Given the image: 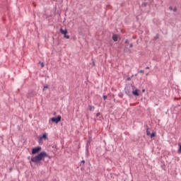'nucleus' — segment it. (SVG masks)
<instances>
[{"mask_svg": "<svg viewBox=\"0 0 181 181\" xmlns=\"http://www.w3.org/2000/svg\"><path fill=\"white\" fill-rule=\"evenodd\" d=\"M103 100H107V95H103Z\"/></svg>", "mask_w": 181, "mask_h": 181, "instance_id": "nucleus-24", "label": "nucleus"}, {"mask_svg": "<svg viewBox=\"0 0 181 181\" xmlns=\"http://www.w3.org/2000/svg\"><path fill=\"white\" fill-rule=\"evenodd\" d=\"M119 97L122 98V95H119Z\"/></svg>", "mask_w": 181, "mask_h": 181, "instance_id": "nucleus-30", "label": "nucleus"}, {"mask_svg": "<svg viewBox=\"0 0 181 181\" xmlns=\"http://www.w3.org/2000/svg\"><path fill=\"white\" fill-rule=\"evenodd\" d=\"M169 10H170V11H173V6H170L169 7Z\"/></svg>", "mask_w": 181, "mask_h": 181, "instance_id": "nucleus-23", "label": "nucleus"}, {"mask_svg": "<svg viewBox=\"0 0 181 181\" xmlns=\"http://www.w3.org/2000/svg\"><path fill=\"white\" fill-rule=\"evenodd\" d=\"M146 70H149V66L146 67Z\"/></svg>", "mask_w": 181, "mask_h": 181, "instance_id": "nucleus-27", "label": "nucleus"}, {"mask_svg": "<svg viewBox=\"0 0 181 181\" xmlns=\"http://www.w3.org/2000/svg\"><path fill=\"white\" fill-rule=\"evenodd\" d=\"M149 136L152 139V138H155V136H156V132H153L151 134L150 133Z\"/></svg>", "mask_w": 181, "mask_h": 181, "instance_id": "nucleus-12", "label": "nucleus"}, {"mask_svg": "<svg viewBox=\"0 0 181 181\" xmlns=\"http://www.w3.org/2000/svg\"><path fill=\"white\" fill-rule=\"evenodd\" d=\"M95 107L94 106H91V105H89V110L90 111H93V110H95Z\"/></svg>", "mask_w": 181, "mask_h": 181, "instance_id": "nucleus-16", "label": "nucleus"}, {"mask_svg": "<svg viewBox=\"0 0 181 181\" xmlns=\"http://www.w3.org/2000/svg\"><path fill=\"white\" fill-rule=\"evenodd\" d=\"M154 39H155L156 40H158V39H159V34H156V36H155V37H154Z\"/></svg>", "mask_w": 181, "mask_h": 181, "instance_id": "nucleus-17", "label": "nucleus"}, {"mask_svg": "<svg viewBox=\"0 0 181 181\" xmlns=\"http://www.w3.org/2000/svg\"><path fill=\"white\" fill-rule=\"evenodd\" d=\"M28 95H30V97H35L36 95V93L34 90H31L28 92Z\"/></svg>", "mask_w": 181, "mask_h": 181, "instance_id": "nucleus-10", "label": "nucleus"}, {"mask_svg": "<svg viewBox=\"0 0 181 181\" xmlns=\"http://www.w3.org/2000/svg\"><path fill=\"white\" fill-rule=\"evenodd\" d=\"M173 12H177V8L176 6H175L173 8Z\"/></svg>", "mask_w": 181, "mask_h": 181, "instance_id": "nucleus-19", "label": "nucleus"}, {"mask_svg": "<svg viewBox=\"0 0 181 181\" xmlns=\"http://www.w3.org/2000/svg\"><path fill=\"white\" fill-rule=\"evenodd\" d=\"M178 146H179V148H178V153H181V143H179V144H178Z\"/></svg>", "mask_w": 181, "mask_h": 181, "instance_id": "nucleus-14", "label": "nucleus"}, {"mask_svg": "<svg viewBox=\"0 0 181 181\" xmlns=\"http://www.w3.org/2000/svg\"><path fill=\"white\" fill-rule=\"evenodd\" d=\"M132 77H134V75H132L130 78H132Z\"/></svg>", "mask_w": 181, "mask_h": 181, "instance_id": "nucleus-31", "label": "nucleus"}, {"mask_svg": "<svg viewBox=\"0 0 181 181\" xmlns=\"http://www.w3.org/2000/svg\"><path fill=\"white\" fill-rule=\"evenodd\" d=\"M96 118H99V119L101 118V113L98 112L96 114Z\"/></svg>", "mask_w": 181, "mask_h": 181, "instance_id": "nucleus-15", "label": "nucleus"}, {"mask_svg": "<svg viewBox=\"0 0 181 181\" xmlns=\"http://www.w3.org/2000/svg\"><path fill=\"white\" fill-rule=\"evenodd\" d=\"M46 88H49V85H45L43 90H46Z\"/></svg>", "mask_w": 181, "mask_h": 181, "instance_id": "nucleus-21", "label": "nucleus"}, {"mask_svg": "<svg viewBox=\"0 0 181 181\" xmlns=\"http://www.w3.org/2000/svg\"><path fill=\"white\" fill-rule=\"evenodd\" d=\"M146 128V135L147 136H149L151 135V132L149 131V127H148L146 124L145 125Z\"/></svg>", "mask_w": 181, "mask_h": 181, "instance_id": "nucleus-11", "label": "nucleus"}, {"mask_svg": "<svg viewBox=\"0 0 181 181\" xmlns=\"http://www.w3.org/2000/svg\"><path fill=\"white\" fill-rule=\"evenodd\" d=\"M42 147L37 146L35 148H32V155H36L34 157H31V160L30 161V165H32V162L35 165V166H42L43 163L42 160H45V158H50L49 154L46 153V151H41ZM40 152V153H39Z\"/></svg>", "mask_w": 181, "mask_h": 181, "instance_id": "nucleus-1", "label": "nucleus"}, {"mask_svg": "<svg viewBox=\"0 0 181 181\" xmlns=\"http://www.w3.org/2000/svg\"><path fill=\"white\" fill-rule=\"evenodd\" d=\"M132 93L133 94V95H134V97H139V89L134 90V86H132Z\"/></svg>", "mask_w": 181, "mask_h": 181, "instance_id": "nucleus-6", "label": "nucleus"}, {"mask_svg": "<svg viewBox=\"0 0 181 181\" xmlns=\"http://www.w3.org/2000/svg\"><path fill=\"white\" fill-rule=\"evenodd\" d=\"M43 139H45V141L47 140V133H44L42 136L40 137L39 139V144H40V142H42V141H43Z\"/></svg>", "mask_w": 181, "mask_h": 181, "instance_id": "nucleus-5", "label": "nucleus"}, {"mask_svg": "<svg viewBox=\"0 0 181 181\" xmlns=\"http://www.w3.org/2000/svg\"><path fill=\"white\" fill-rule=\"evenodd\" d=\"M129 47H130V48L134 47V44H130V45H129Z\"/></svg>", "mask_w": 181, "mask_h": 181, "instance_id": "nucleus-25", "label": "nucleus"}, {"mask_svg": "<svg viewBox=\"0 0 181 181\" xmlns=\"http://www.w3.org/2000/svg\"><path fill=\"white\" fill-rule=\"evenodd\" d=\"M125 53H131V49H128V45H126L124 49Z\"/></svg>", "mask_w": 181, "mask_h": 181, "instance_id": "nucleus-8", "label": "nucleus"}, {"mask_svg": "<svg viewBox=\"0 0 181 181\" xmlns=\"http://www.w3.org/2000/svg\"><path fill=\"white\" fill-rule=\"evenodd\" d=\"M60 121H62V116H60V115H58L56 117H53L51 118V122H54V124H59V122H60Z\"/></svg>", "mask_w": 181, "mask_h": 181, "instance_id": "nucleus-2", "label": "nucleus"}, {"mask_svg": "<svg viewBox=\"0 0 181 181\" xmlns=\"http://www.w3.org/2000/svg\"><path fill=\"white\" fill-rule=\"evenodd\" d=\"M134 76H136V74Z\"/></svg>", "mask_w": 181, "mask_h": 181, "instance_id": "nucleus-33", "label": "nucleus"}, {"mask_svg": "<svg viewBox=\"0 0 181 181\" xmlns=\"http://www.w3.org/2000/svg\"><path fill=\"white\" fill-rule=\"evenodd\" d=\"M28 160L30 159V156H28Z\"/></svg>", "mask_w": 181, "mask_h": 181, "instance_id": "nucleus-32", "label": "nucleus"}, {"mask_svg": "<svg viewBox=\"0 0 181 181\" xmlns=\"http://www.w3.org/2000/svg\"><path fill=\"white\" fill-rule=\"evenodd\" d=\"M60 33H62V35H64V37L65 39H70V35H68V31L67 29L64 30L63 28L60 29Z\"/></svg>", "mask_w": 181, "mask_h": 181, "instance_id": "nucleus-3", "label": "nucleus"}, {"mask_svg": "<svg viewBox=\"0 0 181 181\" xmlns=\"http://www.w3.org/2000/svg\"><path fill=\"white\" fill-rule=\"evenodd\" d=\"M39 63H40V64L41 65V67H42V68L45 67V64H44L43 62H40Z\"/></svg>", "mask_w": 181, "mask_h": 181, "instance_id": "nucleus-18", "label": "nucleus"}, {"mask_svg": "<svg viewBox=\"0 0 181 181\" xmlns=\"http://www.w3.org/2000/svg\"><path fill=\"white\" fill-rule=\"evenodd\" d=\"M84 163H86V160H82L80 164V166H82L83 168H84Z\"/></svg>", "mask_w": 181, "mask_h": 181, "instance_id": "nucleus-13", "label": "nucleus"}, {"mask_svg": "<svg viewBox=\"0 0 181 181\" xmlns=\"http://www.w3.org/2000/svg\"><path fill=\"white\" fill-rule=\"evenodd\" d=\"M139 73H141V74H144V73H145V71H144V70H140V71H139Z\"/></svg>", "mask_w": 181, "mask_h": 181, "instance_id": "nucleus-22", "label": "nucleus"}, {"mask_svg": "<svg viewBox=\"0 0 181 181\" xmlns=\"http://www.w3.org/2000/svg\"><path fill=\"white\" fill-rule=\"evenodd\" d=\"M142 93H145V89H142Z\"/></svg>", "mask_w": 181, "mask_h": 181, "instance_id": "nucleus-28", "label": "nucleus"}, {"mask_svg": "<svg viewBox=\"0 0 181 181\" xmlns=\"http://www.w3.org/2000/svg\"><path fill=\"white\" fill-rule=\"evenodd\" d=\"M112 40H114L115 42H118V35H117L116 34H114L112 37Z\"/></svg>", "mask_w": 181, "mask_h": 181, "instance_id": "nucleus-9", "label": "nucleus"}, {"mask_svg": "<svg viewBox=\"0 0 181 181\" xmlns=\"http://www.w3.org/2000/svg\"><path fill=\"white\" fill-rule=\"evenodd\" d=\"M127 81H131V77H128V78H127Z\"/></svg>", "mask_w": 181, "mask_h": 181, "instance_id": "nucleus-26", "label": "nucleus"}, {"mask_svg": "<svg viewBox=\"0 0 181 181\" xmlns=\"http://www.w3.org/2000/svg\"><path fill=\"white\" fill-rule=\"evenodd\" d=\"M125 93L127 95H129V97H131V95H132V90H131V88H127L125 89Z\"/></svg>", "mask_w": 181, "mask_h": 181, "instance_id": "nucleus-7", "label": "nucleus"}, {"mask_svg": "<svg viewBox=\"0 0 181 181\" xmlns=\"http://www.w3.org/2000/svg\"><path fill=\"white\" fill-rule=\"evenodd\" d=\"M91 144V138L89 137L88 140L87 141L86 146V155H88V148Z\"/></svg>", "mask_w": 181, "mask_h": 181, "instance_id": "nucleus-4", "label": "nucleus"}, {"mask_svg": "<svg viewBox=\"0 0 181 181\" xmlns=\"http://www.w3.org/2000/svg\"><path fill=\"white\" fill-rule=\"evenodd\" d=\"M124 43H125L126 45H129V40L128 39H127V40H125Z\"/></svg>", "mask_w": 181, "mask_h": 181, "instance_id": "nucleus-20", "label": "nucleus"}, {"mask_svg": "<svg viewBox=\"0 0 181 181\" xmlns=\"http://www.w3.org/2000/svg\"><path fill=\"white\" fill-rule=\"evenodd\" d=\"M146 5H147V4H146V3H145V4H144V6H146Z\"/></svg>", "mask_w": 181, "mask_h": 181, "instance_id": "nucleus-29", "label": "nucleus"}]
</instances>
